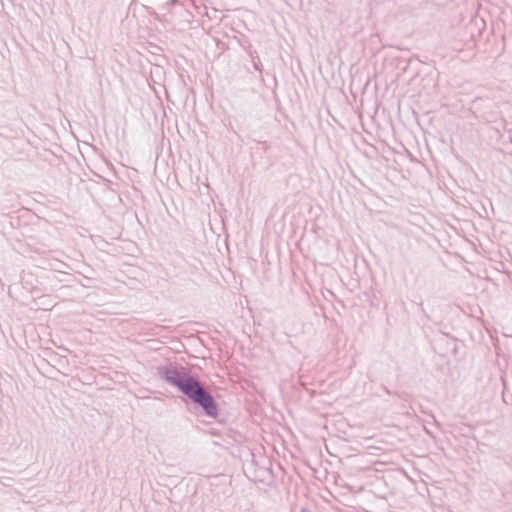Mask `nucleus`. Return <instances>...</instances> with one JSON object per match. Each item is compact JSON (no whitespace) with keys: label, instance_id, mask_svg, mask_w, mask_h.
Returning <instances> with one entry per match:
<instances>
[{"label":"nucleus","instance_id":"nucleus-1","mask_svg":"<svg viewBox=\"0 0 512 512\" xmlns=\"http://www.w3.org/2000/svg\"><path fill=\"white\" fill-rule=\"evenodd\" d=\"M157 374L168 384L181 391L193 403L199 405L207 416L215 418L218 415V407L213 396L197 378L184 368L178 370L172 366H159Z\"/></svg>","mask_w":512,"mask_h":512},{"label":"nucleus","instance_id":"nucleus-2","mask_svg":"<svg viewBox=\"0 0 512 512\" xmlns=\"http://www.w3.org/2000/svg\"><path fill=\"white\" fill-rule=\"evenodd\" d=\"M176 1H177V0H169V1L166 3V5H167V6H171V5H173L174 3H176Z\"/></svg>","mask_w":512,"mask_h":512},{"label":"nucleus","instance_id":"nucleus-3","mask_svg":"<svg viewBox=\"0 0 512 512\" xmlns=\"http://www.w3.org/2000/svg\"><path fill=\"white\" fill-rule=\"evenodd\" d=\"M254 67L256 70H260L258 63H256V62L254 63Z\"/></svg>","mask_w":512,"mask_h":512},{"label":"nucleus","instance_id":"nucleus-4","mask_svg":"<svg viewBox=\"0 0 512 512\" xmlns=\"http://www.w3.org/2000/svg\"><path fill=\"white\" fill-rule=\"evenodd\" d=\"M300 512H311V511H309V510H308V509H306V508H302Z\"/></svg>","mask_w":512,"mask_h":512}]
</instances>
